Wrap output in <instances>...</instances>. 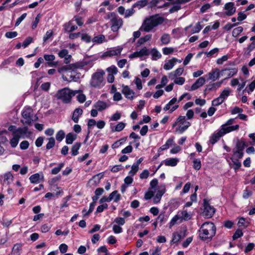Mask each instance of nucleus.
I'll return each mask as SVG.
<instances>
[{
	"label": "nucleus",
	"mask_w": 255,
	"mask_h": 255,
	"mask_svg": "<svg viewBox=\"0 0 255 255\" xmlns=\"http://www.w3.org/2000/svg\"><path fill=\"white\" fill-rule=\"evenodd\" d=\"M164 20V18L159 14L150 16L144 20L139 30L146 32L151 31L154 28L162 24Z\"/></svg>",
	"instance_id": "obj_1"
},
{
	"label": "nucleus",
	"mask_w": 255,
	"mask_h": 255,
	"mask_svg": "<svg viewBox=\"0 0 255 255\" xmlns=\"http://www.w3.org/2000/svg\"><path fill=\"white\" fill-rule=\"evenodd\" d=\"M216 228L212 222H205L201 226L200 232V238L203 240L211 239L215 235Z\"/></svg>",
	"instance_id": "obj_2"
},
{
	"label": "nucleus",
	"mask_w": 255,
	"mask_h": 255,
	"mask_svg": "<svg viewBox=\"0 0 255 255\" xmlns=\"http://www.w3.org/2000/svg\"><path fill=\"white\" fill-rule=\"evenodd\" d=\"M105 72L102 70H98L94 73L91 77L90 85L95 88H101L105 85L104 75Z\"/></svg>",
	"instance_id": "obj_3"
},
{
	"label": "nucleus",
	"mask_w": 255,
	"mask_h": 255,
	"mask_svg": "<svg viewBox=\"0 0 255 255\" xmlns=\"http://www.w3.org/2000/svg\"><path fill=\"white\" fill-rule=\"evenodd\" d=\"M107 17L108 18L110 19L112 30L114 32L118 31L123 24V19L117 16L114 12L109 13Z\"/></svg>",
	"instance_id": "obj_4"
},
{
	"label": "nucleus",
	"mask_w": 255,
	"mask_h": 255,
	"mask_svg": "<svg viewBox=\"0 0 255 255\" xmlns=\"http://www.w3.org/2000/svg\"><path fill=\"white\" fill-rule=\"evenodd\" d=\"M75 94L72 91L65 88L59 90L56 95V97L64 103H68L70 102L71 98Z\"/></svg>",
	"instance_id": "obj_5"
},
{
	"label": "nucleus",
	"mask_w": 255,
	"mask_h": 255,
	"mask_svg": "<svg viewBox=\"0 0 255 255\" xmlns=\"http://www.w3.org/2000/svg\"><path fill=\"white\" fill-rule=\"evenodd\" d=\"M28 128L24 127L17 128V130L14 133V135H12V138L10 140V144L13 148L15 147L18 143L19 138L23 135L27 133Z\"/></svg>",
	"instance_id": "obj_6"
},
{
	"label": "nucleus",
	"mask_w": 255,
	"mask_h": 255,
	"mask_svg": "<svg viewBox=\"0 0 255 255\" xmlns=\"http://www.w3.org/2000/svg\"><path fill=\"white\" fill-rule=\"evenodd\" d=\"M177 123L179 127L175 130V132L177 133H183L191 125L190 123L186 120L185 116H179L177 119Z\"/></svg>",
	"instance_id": "obj_7"
},
{
	"label": "nucleus",
	"mask_w": 255,
	"mask_h": 255,
	"mask_svg": "<svg viewBox=\"0 0 255 255\" xmlns=\"http://www.w3.org/2000/svg\"><path fill=\"white\" fill-rule=\"evenodd\" d=\"M32 110L30 108L25 109L22 113V119L21 122L23 125H31L33 121L32 119Z\"/></svg>",
	"instance_id": "obj_8"
},
{
	"label": "nucleus",
	"mask_w": 255,
	"mask_h": 255,
	"mask_svg": "<svg viewBox=\"0 0 255 255\" xmlns=\"http://www.w3.org/2000/svg\"><path fill=\"white\" fill-rule=\"evenodd\" d=\"M215 208L211 206L207 199H204V210L203 215L207 218H211L215 213Z\"/></svg>",
	"instance_id": "obj_9"
},
{
	"label": "nucleus",
	"mask_w": 255,
	"mask_h": 255,
	"mask_svg": "<svg viewBox=\"0 0 255 255\" xmlns=\"http://www.w3.org/2000/svg\"><path fill=\"white\" fill-rule=\"evenodd\" d=\"M120 199L121 195L118 193V191L115 190L110 194L109 197L105 196H103L100 200V202L103 203L105 202H110L112 200H114V202H117Z\"/></svg>",
	"instance_id": "obj_10"
},
{
	"label": "nucleus",
	"mask_w": 255,
	"mask_h": 255,
	"mask_svg": "<svg viewBox=\"0 0 255 255\" xmlns=\"http://www.w3.org/2000/svg\"><path fill=\"white\" fill-rule=\"evenodd\" d=\"M238 69L236 68H225L221 71V76H226L224 79V80H225L233 77L234 75H236Z\"/></svg>",
	"instance_id": "obj_11"
},
{
	"label": "nucleus",
	"mask_w": 255,
	"mask_h": 255,
	"mask_svg": "<svg viewBox=\"0 0 255 255\" xmlns=\"http://www.w3.org/2000/svg\"><path fill=\"white\" fill-rule=\"evenodd\" d=\"M81 67L82 66L79 63L72 64L59 67L58 69V71L60 74H62L65 72L73 71ZM70 72L72 73V71H70Z\"/></svg>",
	"instance_id": "obj_12"
},
{
	"label": "nucleus",
	"mask_w": 255,
	"mask_h": 255,
	"mask_svg": "<svg viewBox=\"0 0 255 255\" xmlns=\"http://www.w3.org/2000/svg\"><path fill=\"white\" fill-rule=\"evenodd\" d=\"M126 126L124 122H119L116 126L113 123L110 124V127L112 132H120L123 130Z\"/></svg>",
	"instance_id": "obj_13"
},
{
	"label": "nucleus",
	"mask_w": 255,
	"mask_h": 255,
	"mask_svg": "<svg viewBox=\"0 0 255 255\" xmlns=\"http://www.w3.org/2000/svg\"><path fill=\"white\" fill-rule=\"evenodd\" d=\"M148 54V50L145 47H144L139 51H136L130 54L129 55V58L130 59H133L136 57H140L144 55H147Z\"/></svg>",
	"instance_id": "obj_14"
},
{
	"label": "nucleus",
	"mask_w": 255,
	"mask_h": 255,
	"mask_svg": "<svg viewBox=\"0 0 255 255\" xmlns=\"http://www.w3.org/2000/svg\"><path fill=\"white\" fill-rule=\"evenodd\" d=\"M224 8L226 10L225 13L228 16L233 15L236 11V7L233 2H228L225 4Z\"/></svg>",
	"instance_id": "obj_15"
},
{
	"label": "nucleus",
	"mask_w": 255,
	"mask_h": 255,
	"mask_svg": "<svg viewBox=\"0 0 255 255\" xmlns=\"http://www.w3.org/2000/svg\"><path fill=\"white\" fill-rule=\"evenodd\" d=\"M208 76L209 80L215 81L221 76V71L218 68H215L208 73Z\"/></svg>",
	"instance_id": "obj_16"
},
{
	"label": "nucleus",
	"mask_w": 255,
	"mask_h": 255,
	"mask_svg": "<svg viewBox=\"0 0 255 255\" xmlns=\"http://www.w3.org/2000/svg\"><path fill=\"white\" fill-rule=\"evenodd\" d=\"M223 135H224V134L223 131H222L221 128L217 132H215L210 137V143L212 144H215Z\"/></svg>",
	"instance_id": "obj_17"
},
{
	"label": "nucleus",
	"mask_w": 255,
	"mask_h": 255,
	"mask_svg": "<svg viewBox=\"0 0 255 255\" xmlns=\"http://www.w3.org/2000/svg\"><path fill=\"white\" fill-rule=\"evenodd\" d=\"M205 79L203 77L198 78L196 82L191 86L189 90L194 91L203 86L205 83Z\"/></svg>",
	"instance_id": "obj_18"
},
{
	"label": "nucleus",
	"mask_w": 255,
	"mask_h": 255,
	"mask_svg": "<svg viewBox=\"0 0 255 255\" xmlns=\"http://www.w3.org/2000/svg\"><path fill=\"white\" fill-rule=\"evenodd\" d=\"M83 112V110L80 108H77L75 109L72 116V120L74 123H78L79 117L82 115Z\"/></svg>",
	"instance_id": "obj_19"
},
{
	"label": "nucleus",
	"mask_w": 255,
	"mask_h": 255,
	"mask_svg": "<svg viewBox=\"0 0 255 255\" xmlns=\"http://www.w3.org/2000/svg\"><path fill=\"white\" fill-rule=\"evenodd\" d=\"M122 93L127 98L129 99H133L135 95V93L127 86L123 87Z\"/></svg>",
	"instance_id": "obj_20"
},
{
	"label": "nucleus",
	"mask_w": 255,
	"mask_h": 255,
	"mask_svg": "<svg viewBox=\"0 0 255 255\" xmlns=\"http://www.w3.org/2000/svg\"><path fill=\"white\" fill-rule=\"evenodd\" d=\"M122 50L123 47L118 46L117 48L107 51L105 53V55L108 56H118L121 54Z\"/></svg>",
	"instance_id": "obj_21"
},
{
	"label": "nucleus",
	"mask_w": 255,
	"mask_h": 255,
	"mask_svg": "<svg viewBox=\"0 0 255 255\" xmlns=\"http://www.w3.org/2000/svg\"><path fill=\"white\" fill-rule=\"evenodd\" d=\"M239 128V126L236 125L232 126H226V125H222L221 126L222 131L224 134L231 132L232 131L238 130Z\"/></svg>",
	"instance_id": "obj_22"
},
{
	"label": "nucleus",
	"mask_w": 255,
	"mask_h": 255,
	"mask_svg": "<svg viewBox=\"0 0 255 255\" xmlns=\"http://www.w3.org/2000/svg\"><path fill=\"white\" fill-rule=\"evenodd\" d=\"M60 58H65L64 62L68 64L70 62V59L71 58L70 55H68V51L67 49H62L58 53Z\"/></svg>",
	"instance_id": "obj_23"
},
{
	"label": "nucleus",
	"mask_w": 255,
	"mask_h": 255,
	"mask_svg": "<svg viewBox=\"0 0 255 255\" xmlns=\"http://www.w3.org/2000/svg\"><path fill=\"white\" fill-rule=\"evenodd\" d=\"M108 107L109 105L106 102L102 101H98L94 105V107L97 109L99 111H103L106 109Z\"/></svg>",
	"instance_id": "obj_24"
},
{
	"label": "nucleus",
	"mask_w": 255,
	"mask_h": 255,
	"mask_svg": "<svg viewBox=\"0 0 255 255\" xmlns=\"http://www.w3.org/2000/svg\"><path fill=\"white\" fill-rule=\"evenodd\" d=\"M178 61V59L176 58H172L166 62L163 66V68L166 70H169L171 69L176 62Z\"/></svg>",
	"instance_id": "obj_25"
},
{
	"label": "nucleus",
	"mask_w": 255,
	"mask_h": 255,
	"mask_svg": "<svg viewBox=\"0 0 255 255\" xmlns=\"http://www.w3.org/2000/svg\"><path fill=\"white\" fill-rule=\"evenodd\" d=\"M165 192V186H163V187L159 190L156 193V195L153 198V202L154 203L157 204L159 203L161 200V197L164 194Z\"/></svg>",
	"instance_id": "obj_26"
},
{
	"label": "nucleus",
	"mask_w": 255,
	"mask_h": 255,
	"mask_svg": "<svg viewBox=\"0 0 255 255\" xmlns=\"http://www.w3.org/2000/svg\"><path fill=\"white\" fill-rule=\"evenodd\" d=\"M180 214V218L181 220L188 221L191 219L192 214L187 212L186 210H182L178 212Z\"/></svg>",
	"instance_id": "obj_27"
},
{
	"label": "nucleus",
	"mask_w": 255,
	"mask_h": 255,
	"mask_svg": "<svg viewBox=\"0 0 255 255\" xmlns=\"http://www.w3.org/2000/svg\"><path fill=\"white\" fill-rule=\"evenodd\" d=\"M184 69L183 68H178L174 71L169 74V78L170 79L173 80L175 77L181 75Z\"/></svg>",
	"instance_id": "obj_28"
},
{
	"label": "nucleus",
	"mask_w": 255,
	"mask_h": 255,
	"mask_svg": "<svg viewBox=\"0 0 255 255\" xmlns=\"http://www.w3.org/2000/svg\"><path fill=\"white\" fill-rule=\"evenodd\" d=\"M179 161V159L177 158H167L164 161V163L166 166H175Z\"/></svg>",
	"instance_id": "obj_29"
},
{
	"label": "nucleus",
	"mask_w": 255,
	"mask_h": 255,
	"mask_svg": "<svg viewBox=\"0 0 255 255\" xmlns=\"http://www.w3.org/2000/svg\"><path fill=\"white\" fill-rule=\"evenodd\" d=\"M246 146H247V145L245 141L243 140L242 139H238L236 142L235 148L234 149L243 152Z\"/></svg>",
	"instance_id": "obj_30"
},
{
	"label": "nucleus",
	"mask_w": 255,
	"mask_h": 255,
	"mask_svg": "<svg viewBox=\"0 0 255 255\" xmlns=\"http://www.w3.org/2000/svg\"><path fill=\"white\" fill-rule=\"evenodd\" d=\"M21 250L22 244H16L12 248L11 254L12 255H20Z\"/></svg>",
	"instance_id": "obj_31"
},
{
	"label": "nucleus",
	"mask_w": 255,
	"mask_h": 255,
	"mask_svg": "<svg viewBox=\"0 0 255 255\" xmlns=\"http://www.w3.org/2000/svg\"><path fill=\"white\" fill-rule=\"evenodd\" d=\"M77 135L74 134L73 133L70 132L66 135V142L68 144H70L73 143L74 140L76 139Z\"/></svg>",
	"instance_id": "obj_32"
},
{
	"label": "nucleus",
	"mask_w": 255,
	"mask_h": 255,
	"mask_svg": "<svg viewBox=\"0 0 255 255\" xmlns=\"http://www.w3.org/2000/svg\"><path fill=\"white\" fill-rule=\"evenodd\" d=\"M148 3L147 0H140L137 1L134 4L132 5L133 7H138V9H140L147 5Z\"/></svg>",
	"instance_id": "obj_33"
},
{
	"label": "nucleus",
	"mask_w": 255,
	"mask_h": 255,
	"mask_svg": "<svg viewBox=\"0 0 255 255\" xmlns=\"http://www.w3.org/2000/svg\"><path fill=\"white\" fill-rule=\"evenodd\" d=\"M92 41L94 43L100 44L104 41H106L105 37L104 35L100 34L98 36H95L93 38Z\"/></svg>",
	"instance_id": "obj_34"
},
{
	"label": "nucleus",
	"mask_w": 255,
	"mask_h": 255,
	"mask_svg": "<svg viewBox=\"0 0 255 255\" xmlns=\"http://www.w3.org/2000/svg\"><path fill=\"white\" fill-rule=\"evenodd\" d=\"M81 143L80 142L75 143L71 148V154L73 156L77 155L79 152L78 150L81 147Z\"/></svg>",
	"instance_id": "obj_35"
},
{
	"label": "nucleus",
	"mask_w": 255,
	"mask_h": 255,
	"mask_svg": "<svg viewBox=\"0 0 255 255\" xmlns=\"http://www.w3.org/2000/svg\"><path fill=\"white\" fill-rule=\"evenodd\" d=\"M151 37H152L151 34H147L145 36L140 38L137 41V43L139 45L143 44L146 41H149L151 39Z\"/></svg>",
	"instance_id": "obj_36"
},
{
	"label": "nucleus",
	"mask_w": 255,
	"mask_h": 255,
	"mask_svg": "<svg viewBox=\"0 0 255 255\" xmlns=\"http://www.w3.org/2000/svg\"><path fill=\"white\" fill-rule=\"evenodd\" d=\"M151 55L153 60H157L161 57V54L156 48L151 50Z\"/></svg>",
	"instance_id": "obj_37"
},
{
	"label": "nucleus",
	"mask_w": 255,
	"mask_h": 255,
	"mask_svg": "<svg viewBox=\"0 0 255 255\" xmlns=\"http://www.w3.org/2000/svg\"><path fill=\"white\" fill-rule=\"evenodd\" d=\"M231 90L229 88H225L220 94V97L225 101L229 96Z\"/></svg>",
	"instance_id": "obj_38"
},
{
	"label": "nucleus",
	"mask_w": 255,
	"mask_h": 255,
	"mask_svg": "<svg viewBox=\"0 0 255 255\" xmlns=\"http://www.w3.org/2000/svg\"><path fill=\"white\" fill-rule=\"evenodd\" d=\"M47 139L48 140V142L46 145V149L49 150L55 146V140L54 137H53L48 138H47Z\"/></svg>",
	"instance_id": "obj_39"
},
{
	"label": "nucleus",
	"mask_w": 255,
	"mask_h": 255,
	"mask_svg": "<svg viewBox=\"0 0 255 255\" xmlns=\"http://www.w3.org/2000/svg\"><path fill=\"white\" fill-rule=\"evenodd\" d=\"M243 152L233 149V155L231 158L239 160L243 157Z\"/></svg>",
	"instance_id": "obj_40"
},
{
	"label": "nucleus",
	"mask_w": 255,
	"mask_h": 255,
	"mask_svg": "<svg viewBox=\"0 0 255 255\" xmlns=\"http://www.w3.org/2000/svg\"><path fill=\"white\" fill-rule=\"evenodd\" d=\"M40 174L39 173H35L29 177L30 181L31 183H38L40 180Z\"/></svg>",
	"instance_id": "obj_41"
},
{
	"label": "nucleus",
	"mask_w": 255,
	"mask_h": 255,
	"mask_svg": "<svg viewBox=\"0 0 255 255\" xmlns=\"http://www.w3.org/2000/svg\"><path fill=\"white\" fill-rule=\"evenodd\" d=\"M161 41L163 44H167L170 42V37L168 34L164 33L161 37Z\"/></svg>",
	"instance_id": "obj_42"
},
{
	"label": "nucleus",
	"mask_w": 255,
	"mask_h": 255,
	"mask_svg": "<svg viewBox=\"0 0 255 255\" xmlns=\"http://www.w3.org/2000/svg\"><path fill=\"white\" fill-rule=\"evenodd\" d=\"M65 133L63 130H60L56 134V138L58 141H61L64 138Z\"/></svg>",
	"instance_id": "obj_43"
},
{
	"label": "nucleus",
	"mask_w": 255,
	"mask_h": 255,
	"mask_svg": "<svg viewBox=\"0 0 255 255\" xmlns=\"http://www.w3.org/2000/svg\"><path fill=\"white\" fill-rule=\"evenodd\" d=\"M224 102L223 99L219 96L212 101V105L213 106H218L222 104Z\"/></svg>",
	"instance_id": "obj_44"
},
{
	"label": "nucleus",
	"mask_w": 255,
	"mask_h": 255,
	"mask_svg": "<svg viewBox=\"0 0 255 255\" xmlns=\"http://www.w3.org/2000/svg\"><path fill=\"white\" fill-rule=\"evenodd\" d=\"M193 168L197 170H199L201 167V163L199 159H194Z\"/></svg>",
	"instance_id": "obj_45"
},
{
	"label": "nucleus",
	"mask_w": 255,
	"mask_h": 255,
	"mask_svg": "<svg viewBox=\"0 0 255 255\" xmlns=\"http://www.w3.org/2000/svg\"><path fill=\"white\" fill-rule=\"evenodd\" d=\"M64 164L63 163H61L59 164L58 167H55L51 170L52 174H57L58 173L61 169L64 167Z\"/></svg>",
	"instance_id": "obj_46"
},
{
	"label": "nucleus",
	"mask_w": 255,
	"mask_h": 255,
	"mask_svg": "<svg viewBox=\"0 0 255 255\" xmlns=\"http://www.w3.org/2000/svg\"><path fill=\"white\" fill-rule=\"evenodd\" d=\"M243 31V28L242 26H239L234 29L233 30V36L237 37Z\"/></svg>",
	"instance_id": "obj_47"
},
{
	"label": "nucleus",
	"mask_w": 255,
	"mask_h": 255,
	"mask_svg": "<svg viewBox=\"0 0 255 255\" xmlns=\"http://www.w3.org/2000/svg\"><path fill=\"white\" fill-rule=\"evenodd\" d=\"M175 51V49L172 47H164L162 49L163 54L167 55L172 53Z\"/></svg>",
	"instance_id": "obj_48"
},
{
	"label": "nucleus",
	"mask_w": 255,
	"mask_h": 255,
	"mask_svg": "<svg viewBox=\"0 0 255 255\" xmlns=\"http://www.w3.org/2000/svg\"><path fill=\"white\" fill-rule=\"evenodd\" d=\"M138 169L139 167L135 165V164H133L131 166V170L129 171L128 174H130L131 176H134L138 171Z\"/></svg>",
	"instance_id": "obj_49"
},
{
	"label": "nucleus",
	"mask_w": 255,
	"mask_h": 255,
	"mask_svg": "<svg viewBox=\"0 0 255 255\" xmlns=\"http://www.w3.org/2000/svg\"><path fill=\"white\" fill-rule=\"evenodd\" d=\"M202 28V26L201 25V23L200 22H199L197 23L196 26H195L192 29L191 34L198 33L201 30Z\"/></svg>",
	"instance_id": "obj_50"
},
{
	"label": "nucleus",
	"mask_w": 255,
	"mask_h": 255,
	"mask_svg": "<svg viewBox=\"0 0 255 255\" xmlns=\"http://www.w3.org/2000/svg\"><path fill=\"white\" fill-rule=\"evenodd\" d=\"M248 224L249 223L246 221L245 218L243 217L240 218L238 223V225L240 227L242 226L247 227L248 226Z\"/></svg>",
	"instance_id": "obj_51"
},
{
	"label": "nucleus",
	"mask_w": 255,
	"mask_h": 255,
	"mask_svg": "<svg viewBox=\"0 0 255 255\" xmlns=\"http://www.w3.org/2000/svg\"><path fill=\"white\" fill-rule=\"evenodd\" d=\"M13 178V175L10 172H6L4 175V180L7 181L8 183L12 181Z\"/></svg>",
	"instance_id": "obj_52"
},
{
	"label": "nucleus",
	"mask_w": 255,
	"mask_h": 255,
	"mask_svg": "<svg viewBox=\"0 0 255 255\" xmlns=\"http://www.w3.org/2000/svg\"><path fill=\"white\" fill-rule=\"evenodd\" d=\"M181 239V236L180 234L174 233L172 235V239L171 240V243L173 244L176 243L178 242Z\"/></svg>",
	"instance_id": "obj_53"
},
{
	"label": "nucleus",
	"mask_w": 255,
	"mask_h": 255,
	"mask_svg": "<svg viewBox=\"0 0 255 255\" xmlns=\"http://www.w3.org/2000/svg\"><path fill=\"white\" fill-rule=\"evenodd\" d=\"M231 159L232 160L234 165L233 168L235 169V170H237L239 168H240V167L241 166V163L239 161V160L238 159H236L232 158H231Z\"/></svg>",
	"instance_id": "obj_54"
},
{
	"label": "nucleus",
	"mask_w": 255,
	"mask_h": 255,
	"mask_svg": "<svg viewBox=\"0 0 255 255\" xmlns=\"http://www.w3.org/2000/svg\"><path fill=\"white\" fill-rule=\"evenodd\" d=\"M121 118V114L119 112H116L113 114L110 118L111 121H117Z\"/></svg>",
	"instance_id": "obj_55"
},
{
	"label": "nucleus",
	"mask_w": 255,
	"mask_h": 255,
	"mask_svg": "<svg viewBox=\"0 0 255 255\" xmlns=\"http://www.w3.org/2000/svg\"><path fill=\"white\" fill-rule=\"evenodd\" d=\"M228 58L229 57L228 55H224L222 57L217 59L216 60V63L218 65H222L224 62L227 61Z\"/></svg>",
	"instance_id": "obj_56"
},
{
	"label": "nucleus",
	"mask_w": 255,
	"mask_h": 255,
	"mask_svg": "<svg viewBox=\"0 0 255 255\" xmlns=\"http://www.w3.org/2000/svg\"><path fill=\"white\" fill-rule=\"evenodd\" d=\"M179 219H181L178 215L174 216L169 223V228H171L173 226H174Z\"/></svg>",
	"instance_id": "obj_57"
},
{
	"label": "nucleus",
	"mask_w": 255,
	"mask_h": 255,
	"mask_svg": "<svg viewBox=\"0 0 255 255\" xmlns=\"http://www.w3.org/2000/svg\"><path fill=\"white\" fill-rule=\"evenodd\" d=\"M243 235V233L242 231L240 229H238L235 233H234V235L233 236V240H236L241 237H242Z\"/></svg>",
	"instance_id": "obj_58"
},
{
	"label": "nucleus",
	"mask_w": 255,
	"mask_h": 255,
	"mask_svg": "<svg viewBox=\"0 0 255 255\" xmlns=\"http://www.w3.org/2000/svg\"><path fill=\"white\" fill-rule=\"evenodd\" d=\"M17 34L16 31H9L5 33V36L7 38H12L16 37Z\"/></svg>",
	"instance_id": "obj_59"
},
{
	"label": "nucleus",
	"mask_w": 255,
	"mask_h": 255,
	"mask_svg": "<svg viewBox=\"0 0 255 255\" xmlns=\"http://www.w3.org/2000/svg\"><path fill=\"white\" fill-rule=\"evenodd\" d=\"M134 7H132L130 9H128L126 10L125 14V17L128 18L130 16H131L135 12V10L134 9Z\"/></svg>",
	"instance_id": "obj_60"
},
{
	"label": "nucleus",
	"mask_w": 255,
	"mask_h": 255,
	"mask_svg": "<svg viewBox=\"0 0 255 255\" xmlns=\"http://www.w3.org/2000/svg\"><path fill=\"white\" fill-rule=\"evenodd\" d=\"M43 57H44V59L46 61H47V62H52L55 59V56L52 54H51V55L45 54V55H44Z\"/></svg>",
	"instance_id": "obj_61"
},
{
	"label": "nucleus",
	"mask_w": 255,
	"mask_h": 255,
	"mask_svg": "<svg viewBox=\"0 0 255 255\" xmlns=\"http://www.w3.org/2000/svg\"><path fill=\"white\" fill-rule=\"evenodd\" d=\"M185 79L183 77L176 78L174 81V83L176 84L182 85L185 82Z\"/></svg>",
	"instance_id": "obj_62"
},
{
	"label": "nucleus",
	"mask_w": 255,
	"mask_h": 255,
	"mask_svg": "<svg viewBox=\"0 0 255 255\" xmlns=\"http://www.w3.org/2000/svg\"><path fill=\"white\" fill-rule=\"evenodd\" d=\"M29 145V144L28 141L27 140H24V141H22L20 143V148L22 150H25L28 148Z\"/></svg>",
	"instance_id": "obj_63"
},
{
	"label": "nucleus",
	"mask_w": 255,
	"mask_h": 255,
	"mask_svg": "<svg viewBox=\"0 0 255 255\" xmlns=\"http://www.w3.org/2000/svg\"><path fill=\"white\" fill-rule=\"evenodd\" d=\"M33 40V38L31 37H28L23 42L22 46L24 48L26 47L28 45H29Z\"/></svg>",
	"instance_id": "obj_64"
}]
</instances>
